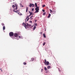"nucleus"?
<instances>
[{
    "label": "nucleus",
    "instance_id": "f257e3e1",
    "mask_svg": "<svg viewBox=\"0 0 75 75\" xmlns=\"http://www.w3.org/2000/svg\"><path fill=\"white\" fill-rule=\"evenodd\" d=\"M43 63H45V65H49V62L47 61V60H46V59H45V62H43Z\"/></svg>",
    "mask_w": 75,
    "mask_h": 75
},
{
    "label": "nucleus",
    "instance_id": "f03ea898",
    "mask_svg": "<svg viewBox=\"0 0 75 75\" xmlns=\"http://www.w3.org/2000/svg\"><path fill=\"white\" fill-rule=\"evenodd\" d=\"M35 10H36V11L35 12V13H38L39 12V7L38 6L37 7L35 8Z\"/></svg>",
    "mask_w": 75,
    "mask_h": 75
},
{
    "label": "nucleus",
    "instance_id": "7ed1b4c3",
    "mask_svg": "<svg viewBox=\"0 0 75 75\" xmlns=\"http://www.w3.org/2000/svg\"><path fill=\"white\" fill-rule=\"evenodd\" d=\"M9 35L10 37H12L14 35V33L13 32H11L9 33Z\"/></svg>",
    "mask_w": 75,
    "mask_h": 75
},
{
    "label": "nucleus",
    "instance_id": "20e7f679",
    "mask_svg": "<svg viewBox=\"0 0 75 75\" xmlns=\"http://www.w3.org/2000/svg\"><path fill=\"white\" fill-rule=\"evenodd\" d=\"M18 35V34H17V33H15L14 34V36L15 37H17Z\"/></svg>",
    "mask_w": 75,
    "mask_h": 75
},
{
    "label": "nucleus",
    "instance_id": "39448f33",
    "mask_svg": "<svg viewBox=\"0 0 75 75\" xmlns=\"http://www.w3.org/2000/svg\"><path fill=\"white\" fill-rule=\"evenodd\" d=\"M23 24H24V26L25 27V28H26V27H27V25H26V24H25V23H23Z\"/></svg>",
    "mask_w": 75,
    "mask_h": 75
},
{
    "label": "nucleus",
    "instance_id": "423d86ee",
    "mask_svg": "<svg viewBox=\"0 0 75 75\" xmlns=\"http://www.w3.org/2000/svg\"><path fill=\"white\" fill-rule=\"evenodd\" d=\"M50 11L51 13L52 14H54V12H53V11H52L51 9H50Z\"/></svg>",
    "mask_w": 75,
    "mask_h": 75
},
{
    "label": "nucleus",
    "instance_id": "0eeeda50",
    "mask_svg": "<svg viewBox=\"0 0 75 75\" xmlns=\"http://www.w3.org/2000/svg\"><path fill=\"white\" fill-rule=\"evenodd\" d=\"M35 59L34 58H32L31 59V60H30V61H33Z\"/></svg>",
    "mask_w": 75,
    "mask_h": 75
},
{
    "label": "nucleus",
    "instance_id": "6e6552de",
    "mask_svg": "<svg viewBox=\"0 0 75 75\" xmlns=\"http://www.w3.org/2000/svg\"><path fill=\"white\" fill-rule=\"evenodd\" d=\"M51 17V14L50 13H49V15L47 16V18H50Z\"/></svg>",
    "mask_w": 75,
    "mask_h": 75
},
{
    "label": "nucleus",
    "instance_id": "1a4fd4ad",
    "mask_svg": "<svg viewBox=\"0 0 75 75\" xmlns=\"http://www.w3.org/2000/svg\"><path fill=\"white\" fill-rule=\"evenodd\" d=\"M18 14H19V15L20 16H21V15H22V14L20 12H18Z\"/></svg>",
    "mask_w": 75,
    "mask_h": 75
},
{
    "label": "nucleus",
    "instance_id": "9d476101",
    "mask_svg": "<svg viewBox=\"0 0 75 75\" xmlns=\"http://www.w3.org/2000/svg\"><path fill=\"white\" fill-rule=\"evenodd\" d=\"M13 11H14V12H15V13H17V11H16L15 9H14L13 10Z\"/></svg>",
    "mask_w": 75,
    "mask_h": 75
},
{
    "label": "nucleus",
    "instance_id": "9b49d317",
    "mask_svg": "<svg viewBox=\"0 0 75 75\" xmlns=\"http://www.w3.org/2000/svg\"><path fill=\"white\" fill-rule=\"evenodd\" d=\"M36 28V26H35L33 28V30H35V29Z\"/></svg>",
    "mask_w": 75,
    "mask_h": 75
},
{
    "label": "nucleus",
    "instance_id": "f8f14e48",
    "mask_svg": "<svg viewBox=\"0 0 75 75\" xmlns=\"http://www.w3.org/2000/svg\"><path fill=\"white\" fill-rule=\"evenodd\" d=\"M27 25L29 26V27H31V25H30V24H28V25Z\"/></svg>",
    "mask_w": 75,
    "mask_h": 75
},
{
    "label": "nucleus",
    "instance_id": "ddd939ff",
    "mask_svg": "<svg viewBox=\"0 0 75 75\" xmlns=\"http://www.w3.org/2000/svg\"><path fill=\"white\" fill-rule=\"evenodd\" d=\"M5 29H6V27H5V26H4L3 27V30H5Z\"/></svg>",
    "mask_w": 75,
    "mask_h": 75
},
{
    "label": "nucleus",
    "instance_id": "4468645a",
    "mask_svg": "<svg viewBox=\"0 0 75 75\" xmlns=\"http://www.w3.org/2000/svg\"><path fill=\"white\" fill-rule=\"evenodd\" d=\"M43 36H44V37L45 38H46V36H45V33H44L43 34Z\"/></svg>",
    "mask_w": 75,
    "mask_h": 75
},
{
    "label": "nucleus",
    "instance_id": "2eb2a0df",
    "mask_svg": "<svg viewBox=\"0 0 75 75\" xmlns=\"http://www.w3.org/2000/svg\"><path fill=\"white\" fill-rule=\"evenodd\" d=\"M1 24L2 26H4V23H2Z\"/></svg>",
    "mask_w": 75,
    "mask_h": 75
},
{
    "label": "nucleus",
    "instance_id": "dca6fc26",
    "mask_svg": "<svg viewBox=\"0 0 75 75\" xmlns=\"http://www.w3.org/2000/svg\"><path fill=\"white\" fill-rule=\"evenodd\" d=\"M50 67H51V66H47L48 69H50Z\"/></svg>",
    "mask_w": 75,
    "mask_h": 75
},
{
    "label": "nucleus",
    "instance_id": "f3484780",
    "mask_svg": "<svg viewBox=\"0 0 75 75\" xmlns=\"http://www.w3.org/2000/svg\"><path fill=\"white\" fill-rule=\"evenodd\" d=\"M28 11V7H26V13H27V11Z\"/></svg>",
    "mask_w": 75,
    "mask_h": 75
},
{
    "label": "nucleus",
    "instance_id": "a211bd4d",
    "mask_svg": "<svg viewBox=\"0 0 75 75\" xmlns=\"http://www.w3.org/2000/svg\"><path fill=\"white\" fill-rule=\"evenodd\" d=\"M16 5V8H15V10H17V5Z\"/></svg>",
    "mask_w": 75,
    "mask_h": 75
},
{
    "label": "nucleus",
    "instance_id": "6ab92c4d",
    "mask_svg": "<svg viewBox=\"0 0 75 75\" xmlns=\"http://www.w3.org/2000/svg\"><path fill=\"white\" fill-rule=\"evenodd\" d=\"M35 7H37V3H35Z\"/></svg>",
    "mask_w": 75,
    "mask_h": 75
},
{
    "label": "nucleus",
    "instance_id": "aec40b11",
    "mask_svg": "<svg viewBox=\"0 0 75 75\" xmlns=\"http://www.w3.org/2000/svg\"><path fill=\"white\" fill-rule=\"evenodd\" d=\"M47 68H46V67H45V71H47Z\"/></svg>",
    "mask_w": 75,
    "mask_h": 75
},
{
    "label": "nucleus",
    "instance_id": "412c9836",
    "mask_svg": "<svg viewBox=\"0 0 75 75\" xmlns=\"http://www.w3.org/2000/svg\"><path fill=\"white\" fill-rule=\"evenodd\" d=\"M31 6H32V7H34V4H32Z\"/></svg>",
    "mask_w": 75,
    "mask_h": 75
},
{
    "label": "nucleus",
    "instance_id": "4be33fe9",
    "mask_svg": "<svg viewBox=\"0 0 75 75\" xmlns=\"http://www.w3.org/2000/svg\"><path fill=\"white\" fill-rule=\"evenodd\" d=\"M45 14H46V12H44L43 13V15L44 16L45 15Z\"/></svg>",
    "mask_w": 75,
    "mask_h": 75
},
{
    "label": "nucleus",
    "instance_id": "5701e85b",
    "mask_svg": "<svg viewBox=\"0 0 75 75\" xmlns=\"http://www.w3.org/2000/svg\"><path fill=\"white\" fill-rule=\"evenodd\" d=\"M23 64L24 65H26V64H27V63H26V62H24Z\"/></svg>",
    "mask_w": 75,
    "mask_h": 75
},
{
    "label": "nucleus",
    "instance_id": "b1692460",
    "mask_svg": "<svg viewBox=\"0 0 75 75\" xmlns=\"http://www.w3.org/2000/svg\"><path fill=\"white\" fill-rule=\"evenodd\" d=\"M29 6V7H31L32 6H31V3H30V5Z\"/></svg>",
    "mask_w": 75,
    "mask_h": 75
},
{
    "label": "nucleus",
    "instance_id": "393cba45",
    "mask_svg": "<svg viewBox=\"0 0 75 75\" xmlns=\"http://www.w3.org/2000/svg\"><path fill=\"white\" fill-rule=\"evenodd\" d=\"M12 7H13V8H14V7H15V5H12Z\"/></svg>",
    "mask_w": 75,
    "mask_h": 75
},
{
    "label": "nucleus",
    "instance_id": "a878e982",
    "mask_svg": "<svg viewBox=\"0 0 75 75\" xmlns=\"http://www.w3.org/2000/svg\"><path fill=\"white\" fill-rule=\"evenodd\" d=\"M30 16H31V15H32V14H33V12H31L30 13Z\"/></svg>",
    "mask_w": 75,
    "mask_h": 75
},
{
    "label": "nucleus",
    "instance_id": "bb28decb",
    "mask_svg": "<svg viewBox=\"0 0 75 75\" xmlns=\"http://www.w3.org/2000/svg\"><path fill=\"white\" fill-rule=\"evenodd\" d=\"M45 42H44L43 44V45H45Z\"/></svg>",
    "mask_w": 75,
    "mask_h": 75
},
{
    "label": "nucleus",
    "instance_id": "cd10ccee",
    "mask_svg": "<svg viewBox=\"0 0 75 75\" xmlns=\"http://www.w3.org/2000/svg\"><path fill=\"white\" fill-rule=\"evenodd\" d=\"M42 7H45V5H43V6H42Z\"/></svg>",
    "mask_w": 75,
    "mask_h": 75
},
{
    "label": "nucleus",
    "instance_id": "c85d7f7f",
    "mask_svg": "<svg viewBox=\"0 0 75 75\" xmlns=\"http://www.w3.org/2000/svg\"><path fill=\"white\" fill-rule=\"evenodd\" d=\"M30 20V18H28L27 20V21H28V20Z\"/></svg>",
    "mask_w": 75,
    "mask_h": 75
},
{
    "label": "nucleus",
    "instance_id": "c756f323",
    "mask_svg": "<svg viewBox=\"0 0 75 75\" xmlns=\"http://www.w3.org/2000/svg\"><path fill=\"white\" fill-rule=\"evenodd\" d=\"M20 6H22V7H24V6L22 5V4H21Z\"/></svg>",
    "mask_w": 75,
    "mask_h": 75
},
{
    "label": "nucleus",
    "instance_id": "7c9ffc66",
    "mask_svg": "<svg viewBox=\"0 0 75 75\" xmlns=\"http://www.w3.org/2000/svg\"><path fill=\"white\" fill-rule=\"evenodd\" d=\"M28 18H29V16H28L27 17H26V19H27Z\"/></svg>",
    "mask_w": 75,
    "mask_h": 75
},
{
    "label": "nucleus",
    "instance_id": "2f4dec72",
    "mask_svg": "<svg viewBox=\"0 0 75 75\" xmlns=\"http://www.w3.org/2000/svg\"><path fill=\"white\" fill-rule=\"evenodd\" d=\"M42 11H43V12H45V10L44 9H42Z\"/></svg>",
    "mask_w": 75,
    "mask_h": 75
},
{
    "label": "nucleus",
    "instance_id": "473e14b6",
    "mask_svg": "<svg viewBox=\"0 0 75 75\" xmlns=\"http://www.w3.org/2000/svg\"><path fill=\"white\" fill-rule=\"evenodd\" d=\"M30 18L31 19V20H32V19H33V17H31Z\"/></svg>",
    "mask_w": 75,
    "mask_h": 75
},
{
    "label": "nucleus",
    "instance_id": "72a5a7b5",
    "mask_svg": "<svg viewBox=\"0 0 75 75\" xmlns=\"http://www.w3.org/2000/svg\"><path fill=\"white\" fill-rule=\"evenodd\" d=\"M37 23H35V25H36V26H37Z\"/></svg>",
    "mask_w": 75,
    "mask_h": 75
},
{
    "label": "nucleus",
    "instance_id": "f704fd0d",
    "mask_svg": "<svg viewBox=\"0 0 75 75\" xmlns=\"http://www.w3.org/2000/svg\"><path fill=\"white\" fill-rule=\"evenodd\" d=\"M19 10H16V11H17V13H18V11H19Z\"/></svg>",
    "mask_w": 75,
    "mask_h": 75
},
{
    "label": "nucleus",
    "instance_id": "c9c22d12",
    "mask_svg": "<svg viewBox=\"0 0 75 75\" xmlns=\"http://www.w3.org/2000/svg\"><path fill=\"white\" fill-rule=\"evenodd\" d=\"M42 71H43V69H41V71H42Z\"/></svg>",
    "mask_w": 75,
    "mask_h": 75
},
{
    "label": "nucleus",
    "instance_id": "e433bc0d",
    "mask_svg": "<svg viewBox=\"0 0 75 75\" xmlns=\"http://www.w3.org/2000/svg\"><path fill=\"white\" fill-rule=\"evenodd\" d=\"M40 34H42V32H40Z\"/></svg>",
    "mask_w": 75,
    "mask_h": 75
},
{
    "label": "nucleus",
    "instance_id": "4c0bfd02",
    "mask_svg": "<svg viewBox=\"0 0 75 75\" xmlns=\"http://www.w3.org/2000/svg\"><path fill=\"white\" fill-rule=\"evenodd\" d=\"M0 70H1V72H3V71H2V69H1H1H0Z\"/></svg>",
    "mask_w": 75,
    "mask_h": 75
},
{
    "label": "nucleus",
    "instance_id": "58836bf2",
    "mask_svg": "<svg viewBox=\"0 0 75 75\" xmlns=\"http://www.w3.org/2000/svg\"><path fill=\"white\" fill-rule=\"evenodd\" d=\"M34 8H33L32 9V11H33V10H34Z\"/></svg>",
    "mask_w": 75,
    "mask_h": 75
},
{
    "label": "nucleus",
    "instance_id": "ea45409f",
    "mask_svg": "<svg viewBox=\"0 0 75 75\" xmlns=\"http://www.w3.org/2000/svg\"><path fill=\"white\" fill-rule=\"evenodd\" d=\"M30 23H32V21H30Z\"/></svg>",
    "mask_w": 75,
    "mask_h": 75
},
{
    "label": "nucleus",
    "instance_id": "a19ab883",
    "mask_svg": "<svg viewBox=\"0 0 75 75\" xmlns=\"http://www.w3.org/2000/svg\"><path fill=\"white\" fill-rule=\"evenodd\" d=\"M35 23H36L37 22V20H35Z\"/></svg>",
    "mask_w": 75,
    "mask_h": 75
},
{
    "label": "nucleus",
    "instance_id": "79ce46f5",
    "mask_svg": "<svg viewBox=\"0 0 75 75\" xmlns=\"http://www.w3.org/2000/svg\"><path fill=\"white\" fill-rule=\"evenodd\" d=\"M28 16H29V17H30V16H31V15H29Z\"/></svg>",
    "mask_w": 75,
    "mask_h": 75
},
{
    "label": "nucleus",
    "instance_id": "37998d69",
    "mask_svg": "<svg viewBox=\"0 0 75 75\" xmlns=\"http://www.w3.org/2000/svg\"><path fill=\"white\" fill-rule=\"evenodd\" d=\"M29 13H31V12H30V11H29Z\"/></svg>",
    "mask_w": 75,
    "mask_h": 75
},
{
    "label": "nucleus",
    "instance_id": "c03bdc74",
    "mask_svg": "<svg viewBox=\"0 0 75 75\" xmlns=\"http://www.w3.org/2000/svg\"><path fill=\"white\" fill-rule=\"evenodd\" d=\"M33 17V16H31V17Z\"/></svg>",
    "mask_w": 75,
    "mask_h": 75
},
{
    "label": "nucleus",
    "instance_id": "a18cd8bd",
    "mask_svg": "<svg viewBox=\"0 0 75 75\" xmlns=\"http://www.w3.org/2000/svg\"><path fill=\"white\" fill-rule=\"evenodd\" d=\"M18 37H19V38H21V37H20V36H18Z\"/></svg>",
    "mask_w": 75,
    "mask_h": 75
},
{
    "label": "nucleus",
    "instance_id": "49530a36",
    "mask_svg": "<svg viewBox=\"0 0 75 75\" xmlns=\"http://www.w3.org/2000/svg\"><path fill=\"white\" fill-rule=\"evenodd\" d=\"M27 25H28V23H27Z\"/></svg>",
    "mask_w": 75,
    "mask_h": 75
},
{
    "label": "nucleus",
    "instance_id": "de8ad7c7",
    "mask_svg": "<svg viewBox=\"0 0 75 75\" xmlns=\"http://www.w3.org/2000/svg\"><path fill=\"white\" fill-rule=\"evenodd\" d=\"M13 39V38H12Z\"/></svg>",
    "mask_w": 75,
    "mask_h": 75
}]
</instances>
